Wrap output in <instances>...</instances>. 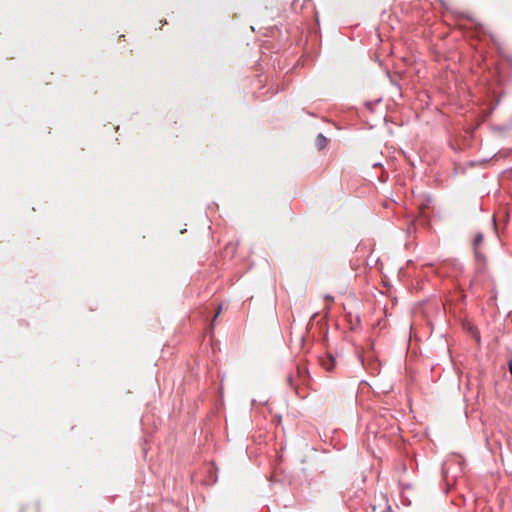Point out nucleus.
<instances>
[{"mask_svg": "<svg viewBox=\"0 0 512 512\" xmlns=\"http://www.w3.org/2000/svg\"><path fill=\"white\" fill-rule=\"evenodd\" d=\"M391 82L393 85H395L398 89H400V86L398 85V83L396 81H394L393 79H391Z\"/></svg>", "mask_w": 512, "mask_h": 512, "instance_id": "obj_11", "label": "nucleus"}, {"mask_svg": "<svg viewBox=\"0 0 512 512\" xmlns=\"http://www.w3.org/2000/svg\"><path fill=\"white\" fill-rule=\"evenodd\" d=\"M470 20L475 24V27H476L477 32H479V33H483V34L485 33V28H484V26H483V25H481V24H479V23L475 22V21H474V19H472V18H470Z\"/></svg>", "mask_w": 512, "mask_h": 512, "instance_id": "obj_6", "label": "nucleus"}, {"mask_svg": "<svg viewBox=\"0 0 512 512\" xmlns=\"http://www.w3.org/2000/svg\"><path fill=\"white\" fill-rule=\"evenodd\" d=\"M324 300L325 301H329V302H333L334 297L329 295V294H327V295L324 296Z\"/></svg>", "mask_w": 512, "mask_h": 512, "instance_id": "obj_9", "label": "nucleus"}, {"mask_svg": "<svg viewBox=\"0 0 512 512\" xmlns=\"http://www.w3.org/2000/svg\"><path fill=\"white\" fill-rule=\"evenodd\" d=\"M483 240H484V235H483V233H480V232H479V233H477V234L475 235L474 240H473V246H474V248H478V245H479V244H481V243L483 242Z\"/></svg>", "mask_w": 512, "mask_h": 512, "instance_id": "obj_3", "label": "nucleus"}, {"mask_svg": "<svg viewBox=\"0 0 512 512\" xmlns=\"http://www.w3.org/2000/svg\"><path fill=\"white\" fill-rule=\"evenodd\" d=\"M328 139L322 134L319 133L316 137V146L319 150H322L326 147Z\"/></svg>", "mask_w": 512, "mask_h": 512, "instance_id": "obj_2", "label": "nucleus"}, {"mask_svg": "<svg viewBox=\"0 0 512 512\" xmlns=\"http://www.w3.org/2000/svg\"><path fill=\"white\" fill-rule=\"evenodd\" d=\"M210 334V341H211V345H212V349L215 351L216 349L218 351H220V343L219 341H215L214 338H213V335L212 333L209 331L208 332Z\"/></svg>", "mask_w": 512, "mask_h": 512, "instance_id": "obj_4", "label": "nucleus"}, {"mask_svg": "<svg viewBox=\"0 0 512 512\" xmlns=\"http://www.w3.org/2000/svg\"><path fill=\"white\" fill-rule=\"evenodd\" d=\"M287 382H288V384L290 385V387H292V388H294V389H295L294 378H293V376H292V375H289V376L287 377Z\"/></svg>", "mask_w": 512, "mask_h": 512, "instance_id": "obj_8", "label": "nucleus"}, {"mask_svg": "<svg viewBox=\"0 0 512 512\" xmlns=\"http://www.w3.org/2000/svg\"><path fill=\"white\" fill-rule=\"evenodd\" d=\"M474 255L478 262L485 260L484 254L478 248H474Z\"/></svg>", "mask_w": 512, "mask_h": 512, "instance_id": "obj_5", "label": "nucleus"}, {"mask_svg": "<svg viewBox=\"0 0 512 512\" xmlns=\"http://www.w3.org/2000/svg\"><path fill=\"white\" fill-rule=\"evenodd\" d=\"M508 370L510 374L512 375V359L508 361Z\"/></svg>", "mask_w": 512, "mask_h": 512, "instance_id": "obj_10", "label": "nucleus"}, {"mask_svg": "<svg viewBox=\"0 0 512 512\" xmlns=\"http://www.w3.org/2000/svg\"><path fill=\"white\" fill-rule=\"evenodd\" d=\"M321 365L326 371H332L335 367V357L331 352H327L324 357L321 358Z\"/></svg>", "mask_w": 512, "mask_h": 512, "instance_id": "obj_1", "label": "nucleus"}, {"mask_svg": "<svg viewBox=\"0 0 512 512\" xmlns=\"http://www.w3.org/2000/svg\"><path fill=\"white\" fill-rule=\"evenodd\" d=\"M220 313H221V305L218 306L216 315H215V317H214V319L212 320V323H211V328L214 326L215 321H216L217 317L220 315Z\"/></svg>", "mask_w": 512, "mask_h": 512, "instance_id": "obj_7", "label": "nucleus"}]
</instances>
